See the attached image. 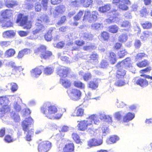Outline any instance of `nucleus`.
I'll return each mask as SVG.
<instances>
[{"instance_id":"1","label":"nucleus","mask_w":152,"mask_h":152,"mask_svg":"<svg viewBox=\"0 0 152 152\" xmlns=\"http://www.w3.org/2000/svg\"><path fill=\"white\" fill-rule=\"evenodd\" d=\"M84 12L83 17V20L85 21H88L89 23L96 21L97 19L98 13L96 11H92L91 13L89 10L85 11L80 10L73 17L75 22L72 23L73 26H77L79 23L77 21L80 20L82 17Z\"/></svg>"},{"instance_id":"2","label":"nucleus","mask_w":152,"mask_h":152,"mask_svg":"<svg viewBox=\"0 0 152 152\" xmlns=\"http://www.w3.org/2000/svg\"><path fill=\"white\" fill-rule=\"evenodd\" d=\"M71 72V69L68 67L61 66L58 68L56 70V74L61 78L60 83L64 88H68L72 86L71 81L64 78L68 77L70 75Z\"/></svg>"},{"instance_id":"3","label":"nucleus","mask_w":152,"mask_h":152,"mask_svg":"<svg viewBox=\"0 0 152 152\" xmlns=\"http://www.w3.org/2000/svg\"><path fill=\"white\" fill-rule=\"evenodd\" d=\"M40 110L45 117L50 119H59L62 115V112L58 111L55 105H50L47 107L43 106L41 107Z\"/></svg>"},{"instance_id":"4","label":"nucleus","mask_w":152,"mask_h":152,"mask_svg":"<svg viewBox=\"0 0 152 152\" xmlns=\"http://www.w3.org/2000/svg\"><path fill=\"white\" fill-rule=\"evenodd\" d=\"M87 119V120H84L78 121L77 125L78 130L84 131L87 130L89 126H92L93 121L96 124H98L100 122L98 117L95 115H91Z\"/></svg>"},{"instance_id":"5","label":"nucleus","mask_w":152,"mask_h":152,"mask_svg":"<svg viewBox=\"0 0 152 152\" xmlns=\"http://www.w3.org/2000/svg\"><path fill=\"white\" fill-rule=\"evenodd\" d=\"M33 123V120L31 117H29L23 121L21 124L22 129L24 131V133L27 132L25 136V139L28 141H30L31 140V137L34 133V129H29V128L30 126Z\"/></svg>"},{"instance_id":"6","label":"nucleus","mask_w":152,"mask_h":152,"mask_svg":"<svg viewBox=\"0 0 152 152\" xmlns=\"http://www.w3.org/2000/svg\"><path fill=\"white\" fill-rule=\"evenodd\" d=\"M35 53L39 54V56L42 59L47 60L49 59L53 56L52 52L47 50L46 46L41 45L35 50Z\"/></svg>"},{"instance_id":"7","label":"nucleus","mask_w":152,"mask_h":152,"mask_svg":"<svg viewBox=\"0 0 152 152\" xmlns=\"http://www.w3.org/2000/svg\"><path fill=\"white\" fill-rule=\"evenodd\" d=\"M28 15H24L23 14L19 13L18 15L16 22L17 23H19L20 25L23 26L24 29H28L31 27L32 22L28 20Z\"/></svg>"},{"instance_id":"8","label":"nucleus","mask_w":152,"mask_h":152,"mask_svg":"<svg viewBox=\"0 0 152 152\" xmlns=\"http://www.w3.org/2000/svg\"><path fill=\"white\" fill-rule=\"evenodd\" d=\"M121 0H113L112 4L117 6L118 5V8L122 11H126L129 9L128 5L131 4V2L130 0H123L122 3L120 4Z\"/></svg>"},{"instance_id":"9","label":"nucleus","mask_w":152,"mask_h":152,"mask_svg":"<svg viewBox=\"0 0 152 152\" xmlns=\"http://www.w3.org/2000/svg\"><path fill=\"white\" fill-rule=\"evenodd\" d=\"M51 147V143L48 141H44L40 142L38 146L39 152H47Z\"/></svg>"},{"instance_id":"10","label":"nucleus","mask_w":152,"mask_h":152,"mask_svg":"<svg viewBox=\"0 0 152 152\" xmlns=\"http://www.w3.org/2000/svg\"><path fill=\"white\" fill-rule=\"evenodd\" d=\"M121 64V62H119L116 65L118 69L116 71L115 75L116 78L118 79H123L126 74V71L121 68L122 67Z\"/></svg>"},{"instance_id":"11","label":"nucleus","mask_w":152,"mask_h":152,"mask_svg":"<svg viewBox=\"0 0 152 152\" xmlns=\"http://www.w3.org/2000/svg\"><path fill=\"white\" fill-rule=\"evenodd\" d=\"M0 15L2 19H9L12 17L13 11L12 10L10 9L4 10L0 12Z\"/></svg>"},{"instance_id":"12","label":"nucleus","mask_w":152,"mask_h":152,"mask_svg":"<svg viewBox=\"0 0 152 152\" xmlns=\"http://www.w3.org/2000/svg\"><path fill=\"white\" fill-rule=\"evenodd\" d=\"M70 96L74 100H77L80 99L82 95L81 91L77 88H72L70 92Z\"/></svg>"},{"instance_id":"13","label":"nucleus","mask_w":152,"mask_h":152,"mask_svg":"<svg viewBox=\"0 0 152 152\" xmlns=\"http://www.w3.org/2000/svg\"><path fill=\"white\" fill-rule=\"evenodd\" d=\"M133 83L135 84L139 85L143 87H145L148 84V81L145 79L138 78V77H135L133 79Z\"/></svg>"},{"instance_id":"14","label":"nucleus","mask_w":152,"mask_h":152,"mask_svg":"<svg viewBox=\"0 0 152 152\" xmlns=\"http://www.w3.org/2000/svg\"><path fill=\"white\" fill-rule=\"evenodd\" d=\"M37 21L35 23L36 29L33 31L32 33L34 35H35L41 31H42L45 29V27L44 25L40 23L42 22L41 20L39 19H37Z\"/></svg>"},{"instance_id":"15","label":"nucleus","mask_w":152,"mask_h":152,"mask_svg":"<svg viewBox=\"0 0 152 152\" xmlns=\"http://www.w3.org/2000/svg\"><path fill=\"white\" fill-rule=\"evenodd\" d=\"M102 142L101 139H97L93 138L89 140L88 142V145L91 148L93 147L101 145Z\"/></svg>"},{"instance_id":"16","label":"nucleus","mask_w":152,"mask_h":152,"mask_svg":"<svg viewBox=\"0 0 152 152\" xmlns=\"http://www.w3.org/2000/svg\"><path fill=\"white\" fill-rule=\"evenodd\" d=\"M84 112V109L77 106L72 113L71 116L74 117H81L83 115Z\"/></svg>"},{"instance_id":"17","label":"nucleus","mask_w":152,"mask_h":152,"mask_svg":"<svg viewBox=\"0 0 152 152\" xmlns=\"http://www.w3.org/2000/svg\"><path fill=\"white\" fill-rule=\"evenodd\" d=\"M75 146L72 142L66 144L63 148V152H74Z\"/></svg>"},{"instance_id":"18","label":"nucleus","mask_w":152,"mask_h":152,"mask_svg":"<svg viewBox=\"0 0 152 152\" xmlns=\"http://www.w3.org/2000/svg\"><path fill=\"white\" fill-rule=\"evenodd\" d=\"M5 6L8 8H12L18 5L16 0H4Z\"/></svg>"},{"instance_id":"19","label":"nucleus","mask_w":152,"mask_h":152,"mask_svg":"<svg viewBox=\"0 0 152 152\" xmlns=\"http://www.w3.org/2000/svg\"><path fill=\"white\" fill-rule=\"evenodd\" d=\"M75 44L77 45V46H74L72 47V51L78 50L79 48L82 47L85 44V42L83 40H77L75 41Z\"/></svg>"},{"instance_id":"20","label":"nucleus","mask_w":152,"mask_h":152,"mask_svg":"<svg viewBox=\"0 0 152 152\" xmlns=\"http://www.w3.org/2000/svg\"><path fill=\"white\" fill-rule=\"evenodd\" d=\"M43 68L44 66L42 65L32 69L31 71V74L35 75L36 76H39L42 74Z\"/></svg>"},{"instance_id":"21","label":"nucleus","mask_w":152,"mask_h":152,"mask_svg":"<svg viewBox=\"0 0 152 152\" xmlns=\"http://www.w3.org/2000/svg\"><path fill=\"white\" fill-rule=\"evenodd\" d=\"M15 34L16 33L14 31L10 30L4 31L2 33V36L5 38H10L14 37Z\"/></svg>"},{"instance_id":"22","label":"nucleus","mask_w":152,"mask_h":152,"mask_svg":"<svg viewBox=\"0 0 152 152\" xmlns=\"http://www.w3.org/2000/svg\"><path fill=\"white\" fill-rule=\"evenodd\" d=\"M117 15L115 11H111L109 13L108 18L107 19V21L109 23L114 22L115 19L117 18Z\"/></svg>"},{"instance_id":"23","label":"nucleus","mask_w":152,"mask_h":152,"mask_svg":"<svg viewBox=\"0 0 152 152\" xmlns=\"http://www.w3.org/2000/svg\"><path fill=\"white\" fill-rule=\"evenodd\" d=\"M0 20L1 21H0V25H1L2 27L8 28L13 26V23L10 20L6 21L5 20L2 19L1 18H0Z\"/></svg>"},{"instance_id":"24","label":"nucleus","mask_w":152,"mask_h":152,"mask_svg":"<svg viewBox=\"0 0 152 152\" xmlns=\"http://www.w3.org/2000/svg\"><path fill=\"white\" fill-rule=\"evenodd\" d=\"M108 58L111 64H114L116 62L117 60L116 55L114 52L112 51L109 52Z\"/></svg>"},{"instance_id":"25","label":"nucleus","mask_w":152,"mask_h":152,"mask_svg":"<svg viewBox=\"0 0 152 152\" xmlns=\"http://www.w3.org/2000/svg\"><path fill=\"white\" fill-rule=\"evenodd\" d=\"M100 38L103 41L108 42L110 39V34L106 31H103L100 33Z\"/></svg>"},{"instance_id":"26","label":"nucleus","mask_w":152,"mask_h":152,"mask_svg":"<svg viewBox=\"0 0 152 152\" xmlns=\"http://www.w3.org/2000/svg\"><path fill=\"white\" fill-rule=\"evenodd\" d=\"M80 4L85 8L91 7L93 4V0H80Z\"/></svg>"},{"instance_id":"27","label":"nucleus","mask_w":152,"mask_h":152,"mask_svg":"<svg viewBox=\"0 0 152 152\" xmlns=\"http://www.w3.org/2000/svg\"><path fill=\"white\" fill-rule=\"evenodd\" d=\"M121 62V63L123 62L126 68L130 67L132 66L133 63L130 57L126 58Z\"/></svg>"},{"instance_id":"28","label":"nucleus","mask_w":152,"mask_h":152,"mask_svg":"<svg viewBox=\"0 0 152 152\" xmlns=\"http://www.w3.org/2000/svg\"><path fill=\"white\" fill-rule=\"evenodd\" d=\"M111 5L109 4H107L103 6L99 7V11L101 13H105L109 11L111 9Z\"/></svg>"},{"instance_id":"29","label":"nucleus","mask_w":152,"mask_h":152,"mask_svg":"<svg viewBox=\"0 0 152 152\" xmlns=\"http://www.w3.org/2000/svg\"><path fill=\"white\" fill-rule=\"evenodd\" d=\"M10 107L9 105H5L0 108V118L4 116L6 113L9 112Z\"/></svg>"},{"instance_id":"30","label":"nucleus","mask_w":152,"mask_h":152,"mask_svg":"<svg viewBox=\"0 0 152 152\" xmlns=\"http://www.w3.org/2000/svg\"><path fill=\"white\" fill-rule=\"evenodd\" d=\"M134 117V114L130 112L127 113L123 118V121L124 122H127L132 120Z\"/></svg>"},{"instance_id":"31","label":"nucleus","mask_w":152,"mask_h":152,"mask_svg":"<svg viewBox=\"0 0 152 152\" xmlns=\"http://www.w3.org/2000/svg\"><path fill=\"white\" fill-rule=\"evenodd\" d=\"M98 86V83L97 82L94 80L90 81L88 84V88L92 90L96 89Z\"/></svg>"},{"instance_id":"32","label":"nucleus","mask_w":152,"mask_h":152,"mask_svg":"<svg viewBox=\"0 0 152 152\" xmlns=\"http://www.w3.org/2000/svg\"><path fill=\"white\" fill-rule=\"evenodd\" d=\"M53 31V29H50L45 34L44 37L47 41H50L52 39V33Z\"/></svg>"},{"instance_id":"33","label":"nucleus","mask_w":152,"mask_h":152,"mask_svg":"<svg viewBox=\"0 0 152 152\" xmlns=\"http://www.w3.org/2000/svg\"><path fill=\"white\" fill-rule=\"evenodd\" d=\"M65 10V7L64 5H60L56 7L55 11L58 14H61L64 12Z\"/></svg>"},{"instance_id":"34","label":"nucleus","mask_w":152,"mask_h":152,"mask_svg":"<svg viewBox=\"0 0 152 152\" xmlns=\"http://www.w3.org/2000/svg\"><path fill=\"white\" fill-rule=\"evenodd\" d=\"M15 50L12 48L7 50L4 53L5 56L7 58H10L13 56L15 53Z\"/></svg>"},{"instance_id":"35","label":"nucleus","mask_w":152,"mask_h":152,"mask_svg":"<svg viewBox=\"0 0 152 152\" xmlns=\"http://www.w3.org/2000/svg\"><path fill=\"white\" fill-rule=\"evenodd\" d=\"M149 64V61L146 59L139 62L136 64L137 66L140 68L145 67L148 66Z\"/></svg>"},{"instance_id":"36","label":"nucleus","mask_w":152,"mask_h":152,"mask_svg":"<svg viewBox=\"0 0 152 152\" xmlns=\"http://www.w3.org/2000/svg\"><path fill=\"white\" fill-rule=\"evenodd\" d=\"M72 137L76 143L81 144L82 143V142L80 139L79 135L77 133H73L72 134Z\"/></svg>"},{"instance_id":"37","label":"nucleus","mask_w":152,"mask_h":152,"mask_svg":"<svg viewBox=\"0 0 152 152\" xmlns=\"http://www.w3.org/2000/svg\"><path fill=\"white\" fill-rule=\"evenodd\" d=\"M141 25L142 28L144 29H149L152 27L151 23L149 21H146L144 22L141 23Z\"/></svg>"},{"instance_id":"38","label":"nucleus","mask_w":152,"mask_h":152,"mask_svg":"<svg viewBox=\"0 0 152 152\" xmlns=\"http://www.w3.org/2000/svg\"><path fill=\"white\" fill-rule=\"evenodd\" d=\"M9 102L8 98L6 96H0V105H3V106H5V105H8L7 104Z\"/></svg>"},{"instance_id":"39","label":"nucleus","mask_w":152,"mask_h":152,"mask_svg":"<svg viewBox=\"0 0 152 152\" xmlns=\"http://www.w3.org/2000/svg\"><path fill=\"white\" fill-rule=\"evenodd\" d=\"M74 86L80 89H83L85 88V84L80 81H74L73 83Z\"/></svg>"},{"instance_id":"40","label":"nucleus","mask_w":152,"mask_h":152,"mask_svg":"<svg viewBox=\"0 0 152 152\" xmlns=\"http://www.w3.org/2000/svg\"><path fill=\"white\" fill-rule=\"evenodd\" d=\"M29 50L28 49H24L19 51L18 53L17 58H21L23 57L25 54H27L29 52Z\"/></svg>"},{"instance_id":"41","label":"nucleus","mask_w":152,"mask_h":152,"mask_svg":"<svg viewBox=\"0 0 152 152\" xmlns=\"http://www.w3.org/2000/svg\"><path fill=\"white\" fill-rule=\"evenodd\" d=\"M108 29L110 33L114 34L118 32L119 28L116 25H112L109 26Z\"/></svg>"},{"instance_id":"42","label":"nucleus","mask_w":152,"mask_h":152,"mask_svg":"<svg viewBox=\"0 0 152 152\" xmlns=\"http://www.w3.org/2000/svg\"><path fill=\"white\" fill-rule=\"evenodd\" d=\"M143 35L140 36L141 39L143 40L146 39L147 38L152 36V33L149 31H145L143 32Z\"/></svg>"},{"instance_id":"43","label":"nucleus","mask_w":152,"mask_h":152,"mask_svg":"<svg viewBox=\"0 0 152 152\" xmlns=\"http://www.w3.org/2000/svg\"><path fill=\"white\" fill-rule=\"evenodd\" d=\"M119 140V137L117 136L113 135L110 137L108 140V143L113 144Z\"/></svg>"},{"instance_id":"44","label":"nucleus","mask_w":152,"mask_h":152,"mask_svg":"<svg viewBox=\"0 0 152 152\" xmlns=\"http://www.w3.org/2000/svg\"><path fill=\"white\" fill-rule=\"evenodd\" d=\"M99 56L98 54L95 52L92 53L89 56L90 60L94 62L98 61Z\"/></svg>"},{"instance_id":"45","label":"nucleus","mask_w":152,"mask_h":152,"mask_svg":"<svg viewBox=\"0 0 152 152\" xmlns=\"http://www.w3.org/2000/svg\"><path fill=\"white\" fill-rule=\"evenodd\" d=\"M53 69L51 67L47 66L44 68L43 71L44 73L47 75H49L53 72Z\"/></svg>"},{"instance_id":"46","label":"nucleus","mask_w":152,"mask_h":152,"mask_svg":"<svg viewBox=\"0 0 152 152\" xmlns=\"http://www.w3.org/2000/svg\"><path fill=\"white\" fill-rule=\"evenodd\" d=\"M92 28L96 30H99L103 28L102 24L97 23H93L91 25Z\"/></svg>"},{"instance_id":"47","label":"nucleus","mask_w":152,"mask_h":152,"mask_svg":"<svg viewBox=\"0 0 152 152\" xmlns=\"http://www.w3.org/2000/svg\"><path fill=\"white\" fill-rule=\"evenodd\" d=\"M83 38L85 40H91L93 39V35L89 33H85L83 34Z\"/></svg>"},{"instance_id":"48","label":"nucleus","mask_w":152,"mask_h":152,"mask_svg":"<svg viewBox=\"0 0 152 152\" xmlns=\"http://www.w3.org/2000/svg\"><path fill=\"white\" fill-rule=\"evenodd\" d=\"M147 56V55L144 53H138L135 56V59L136 61H137Z\"/></svg>"},{"instance_id":"49","label":"nucleus","mask_w":152,"mask_h":152,"mask_svg":"<svg viewBox=\"0 0 152 152\" xmlns=\"http://www.w3.org/2000/svg\"><path fill=\"white\" fill-rule=\"evenodd\" d=\"M108 65V62L104 59L102 60L100 64V67L102 69L107 68Z\"/></svg>"},{"instance_id":"50","label":"nucleus","mask_w":152,"mask_h":152,"mask_svg":"<svg viewBox=\"0 0 152 152\" xmlns=\"http://www.w3.org/2000/svg\"><path fill=\"white\" fill-rule=\"evenodd\" d=\"M128 39V36L126 34H123L120 35L118 37L119 41L121 42H126Z\"/></svg>"},{"instance_id":"51","label":"nucleus","mask_w":152,"mask_h":152,"mask_svg":"<svg viewBox=\"0 0 152 152\" xmlns=\"http://www.w3.org/2000/svg\"><path fill=\"white\" fill-rule=\"evenodd\" d=\"M100 118L101 119L106 120L109 123L112 122V118L109 115L102 114L100 115Z\"/></svg>"},{"instance_id":"52","label":"nucleus","mask_w":152,"mask_h":152,"mask_svg":"<svg viewBox=\"0 0 152 152\" xmlns=\"http://www.w3.org/2000/svg\"><path fill=\"white\" fill-rule=\"evenodd\" d=\"M92 75L90 72H88L84 74L83 76L84 80L87 81L90 80L92 78Z\"/></svg>"},{"instance_id":"53","label":"nucleus","mask_w":152,"mask_h":152,"mask_svg":"<svg viewBox=\"0 0 152 152\" xmlns=\"http://www.w3.org/2000/svg\"><path fill=\"white\" fill-rule=\"evenodd\" d=\"M11 42L9 41H2L0 42V46L2 47H7L11 45Z\"/></svg>"},{"instance_id":"54","label":"nucleus","mask_w":152,"mask_h":152,"mask_svg":"<svg viewBox=\"0 0 152 152\" xmlns=\"http://www.w3.org/2000/svg\"><path fill=\"white\" fill-rule=\"evenodd\" d=\"M4 140L7 143L12 142L14 140L12 136L8 134L6 135L5 136Z\"/></svg>"},{"instance_id":"55","label":"nucleus","mask_w":152,"mask_h":152,"mask_svg":"<svg viewBox=\"0 0 152 152\" xmlns=\"http://www.w3.org/2000/svg\"><path fill=\"white\" fill-rule=\"evenodd\" d=\"M127 53L125 49L120 50L118 53L119 58H124L125 55H126Z\"/></svg>"},{"instance_id":"56","label":"nucleus","mask_w":152,"mask_h":152,"mask_svg":"<svg viewBox=\"0 0 152 152\" xmlns=\"http://www.w3.org/2000/svg\"><path fill=\"white\" fill-rule=\"evenodd\" d=\"M121 26L123 27L126 28L128 29L130 28L131 25L130 23L128 21H123L121 24Z\"/></svg>"},{"instance_id":"57","label":"nucleus","mask_w":152,"mask_h":152,"mask_svg":"<svg viewBox=\"0 0 152 152\" xmlns=\"http://www.w3.org/2000/svg\"><path fill=\"white\" fill-rule=\"evenodd\" d=\"M14 68L12 69V73L14 74H15L16 73L20 72L22 71V69L20 66H13Z\"/></svg>"},{"instance_id":"58","label":"nucleus","mask_w":152,"mask_h":152,"mask_svg":"<svg viewBox=\"0 0 152 152\" xmlns=\"http://www.w3.org/2000/svg\"><path fill=\"white\" fill-rule=\"evenodd\" d=\"M125 84L124 80L122 79H119L115 83L114 85L115 86H121L124 85Z\"/></svg>"},{"instance_id":"59","label":"nucleus","mask_w":152,"mask_h":152,"mask_svg":"<svg viewBox=\"0 0 152 152\" xmlns=\"http://www.w3.org/2000/svg\"><path fill=\"white\" fill-rule=\"evenodd\" d=\"M151 70V66L147 67L145 69H143L140 71V73L142 74H144V73L148 72H150Z\"/></svg>"},{"instance_id":"60","label":"nucleus","mask_w":152,"mask_h":152,"mask_svg":"<svg viewBox=\"0 0 152 152\" xmlns=\"http://www.w3.org/2000/svg\"><path fill=\"white\" fill-rule=\"evenodd\" d=\"M66 20V18L65 16L63 15L60 18V20L57 23V24L58 25H61L64 24Z\"/></svg>"},{"instance_id":"61","label":"nucleus","mask_w":152,"mask_h":152,"mask_svg":"<svg viewBox=\"0 0 152 152\" xmlns=\"http://www.w3.org/2000/svg\"><path fill=\"white\" fill-rule=\"evenodd\" d=\"M122 47L121 43L118 42H117L115 43L113 46V49L116 50H118L120 49Z\"/></svg>"},{"instance_id":"62","label":"nucleus","mask_w":152,"mask_h":152,"mask_svg":"<svg viewBox=\"0 0 152 152\" xmlns=\"http://www.w3.org/2000/svg\"><path fill=\"white\" fill-rule=\"evenodd\" d=\"M65 43L64 41H62L58 42L56 44L57 48L59 49H61L65 46Z\"/></svg>"},{"instance_id":"63","label":"nucleus","mask_w":152,"mask_h":152,"mask_svg":"<svg viewBox=\"0 0 152 152\" xmlns=\"http://www.w3.org/2000/svg\"><path fill=\"white\" fill-rule=\"evenodd\" d=\"M14 108L17 112H19L21 110V106L17 102L15 103L14 105Z\"/></svg>"},{"instance_id":"64","label":"nucleus","mask_w":152,"mask_h":152,"mask_svg":"<svg viewBox=\"0 0 152 152\" xmlns=\"http://www.w3.org/2000/svg\"><path fill=\"white\" fill-rule=\"evenodd\" d=\"M148 12L146 8H143L141 9L140 11V14L142 16L146 15L148 13Z\"/></svg>"}]
</instances>
